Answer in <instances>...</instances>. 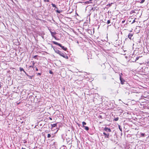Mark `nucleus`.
<instances>
[{
    "label": "nucleus",
    "mask_w": 149,
    "mask_h": 149,
    "mask_svg": "<svg viewBox=\"0 0 149 149\" xmlns=\"http://www.w3.org/2000/svg\"><path fill=\"white\" fill-rule=\"evenodd\" d=\"M145 0H140L139 1V2L140 3H143L144 2Z\"/></svg>",
    "instance_id": "ddd939ff"
},
{
    "label": "nucleus",
    "mask_w": 149,
    "mask_h": 149,
    "mask_svg": "<svg viewBox=\"0 0 149 149\" xmlns=\"http://www.w3.org/2000/svg\"><path fill=\"white\" fill-rule=\"evenodd\" d=\"M121 75H122V73L121 74ZM120 81L121 83L122 84H124V82H125V80L124 79L122 78L121 77V75L120 76Z\"/></svg>",
    "instance_id": "39448f33"
},
{
    "label": "nucleus",
    "mask_w": 149,
    "mask_h": 149,
    "mask_svg": "<svg viewBox=\"0 0 149 149\" xmlns=\"http://www.w3.org/2000/svg\"><path fill=\"white\" fill-rule=\"evenodd\" d=\"M141 135L142 136H144V135H145V134L143 133H142L141 134Z\"/></svg>",
    "instance_id": "aec40b11"
},
{
    "label": "nucleus",
    "mask_w": 149,
    "mask_h": 149,
    "mask_svg": "<svg viewBox=\"0 0 149 149\" xmlns=\"http://www.w3.org/2000/svg\"><path fill=\"white\" fill-rule=\"evenodd\" d=\"M99 118H100L101 119H102L103 118H102V116L101 115H100L99 116Z\"/></svg>",
    "instance_id": "5701e85b"
},
{
    "label": "nucleus",
    "mask_w": 149,
    "mask_h": 149,
    "mask_svg": "<svg viewBox=\"0 0 149 149\" xmlns=\"http://www.w3.org/2000/svg\"><path fill=\"white\" fill-rule=\"evenodd\" d=\"M49 118L50 120H52V118H51V117H49Z\"/></svg>",
    "instance_id": "bb28decb"
},
{
    "label": "nucleus",
    "mask_w": 149,
    "mask_h": 149,
    "mask_svg": "<svg viewBox=\"0 0 149 149\" xmlns=\"http://www.w3.org/2000/svg\"><path fill=\"white\" fill-rule=\"evenodd\" d=\"M104 130L107 132H111V130L109 128H108L107 127H105L104 129Z\"/></svg>",
    "instance_id": "423d86ee"
},
{
    "label": "nucleus",
    "mask_w": 149,
    "mask_h": 149,
    "mask_svg": "<svg viewBox=\"0 0 149 149\" xmlns=\"http://www.w3.org/2000/svg\"><path fill=\"white\" fill-rule=\"evenodd\" d=\"M22 149H26L25 148H23L22 147Z\"/></svg>",
    "instance_id": "c756f323"
},
{
    "label": "nucleus",
    "mask_w": 149,
    "mask_h": 149,
    "mask_svg": "<svg viewBox=\"0 0 149 149\" xmlns=\"http://www.w3.org/2000/svg\"><path fill=\"white\" fill-rule=\"evenodd\" d=\"M56 12H58V13H60V12H59V11H58V10H57V11H56Z\"/></svg>",
    "instance_id": "cd10ccee"
},
{
    "label": "nucleus",
    "mask_w": 149,
    "mask_h": 149,
    "mask_svg": "<svg viewBox=\"0 0 149 149\" xmlns=\"http://www.w3.org/2000/svg\"><path fill=\"white\" fill-rule=\"evenodd\" d=\"M26 142V141L24 142V143H25Z\"/></svg>",
    "instance_id": "72a5a7b5"
},
{
    "label": "nucleus",
    "mask_w": 149,
    "mask_h": 149,
    "mask_svg": "<svg viewBox=\"0 0 149 149\" xmlns=\"http://www.w3.org/2000/svg\"><path fill=\"white\" fill-rule=\"evenodd\" d=\"M57 123L54 124H51V128H52L53 127H55L57 126Z\"/></svg>",
    "instance_id": "1a4fd4ad"
},
{
    "label": "nucleus",
    "mask_w": 149,
    "mask_h": 149,
    "mask_svg": "<svg viewBox=\"0 0 149 149\" xmlns=\"http://www.w3.org/2000/svg\"><path fill=\"white\" fill-rule=\"evenodd\" d=\"M44 1L45 2H48L49 1V0H44Z\"/></svg>",
    "instance_id": "412c9836"
},
{
    "label": "nucleus",
    "mask_w": 149,
    "mask_h": 149,
    "mask_svg": "<svg viewBox=\"0 0 149 149\" xmlns=\"http://www.w3.org/2000/svg\"><path fill=\"white\" fill-rule=\"evenodd\" d=\"M61 56L63 57V58H65L66 59H68V56H66V55L64 53H62V52L61 53L60 55Z\"/></svg>",
    "instance_id": "20e7f679"
},
{
    "label": "nucleus",
    "mask_w": 149,
    "mask_h": 149,
    "mask_svg": "<svg viewBox=\"0 0 149 149\" xmlns=\"http://www.w3.org/2000/svg\"><path fill=\"white\" fill-rule=\"evenodd\" d=\"M52 6L56 8V6L54 4L52 3Z\"/></svg>",
    "instance_id": "f3484780"
},
{
    "label": "nucleus",
    "mask_w": 149,
    "mask_h": 149,
    "mask_svg": "<svg viewBox=\"0 0 149 149\" xmlns=\"http://www.w3.org/2000/svg\"><path fill=\"white\" fill-rule=\"evenodd\" d=\"M50 32L51 33L52 36L54 37L56 40V37L54 36V35L57 33L55 31L52 32L50 30Z\"/></svg>",
    "instance_id": "7ed1b4c3"
},
{
    "label": "nucleus",
    "mask_w": 149,
    "mask_h": 149,
    "mask_svg": "<svg viewBox=\"0 0 149 149\" xmlns=\"http://www.w3.org/2000/svg\"><path fill=\"white\" fill-rule=\"evenodd\" d=\"M36 70H37V68H36Z\"/></svg>",
    "instance_id": "473e14b6"
},
{
    "label": "nucleus",
    "mask_w": 149,
    "mask_h": 149,
    "mask_svg": "<svg viewBox=\"0 0 149 149\" xmlns=\"http://www.w3.org/2000/svg\"><path fill=\"white\" fill-rule=\"evenodd\" d=\"M52 42L54 44L58 45L60 46V47H61L62 49H63V50L65 51H66L67 50V48L63 46H62V45L60 44V43H58L54 41H52Z\"/></svg>",
    "instance_id": "f257e3e1"
},
{
    "label": "nucleus",
    "mask_w": 149,
    "mask_h": 149,
    "mask_svg": "<svg viewBox=\"0 0 149 149\" xmlns=\"http://www.w3.org/2000/svg\"><path fill=\"white\" fill-rule=\"evenodd\" d=\"M103 65L104 66H105V65H104V64H103Z\"/></svg>",
    "instance_id": "2f4dec72"
},
{
    "label": "nucleus",
    "mask_w": 149,
    "mask_h": 149,
    "mask_svg": "<svg viewBox=\"0 0 149 149\" xmlns=\"http://www.w3.org/2000/svg\"><path fill=\"white\" fill-rule=\"evenodd\" d=\"M49 73L50 74H52V72L51 71H49Z\"/></svg>",
    "instance_id": "a878e982"
},
{
    "label": "nucleus",
    "mask_w": 149,
    "mask_h": 149,
    "mask_svg": "<svg viewBox=\"0 0 149 149\" xmlns=\"http://www.w3.org/2000/svg\"><path fill=\"white\" fill-rule=\"evenodd\" d=\"M103 134L105 136V138H109V134L108 133V134H106V133H105L104 132Z\"/></svg>",
    "instance_id": "0eeeda50"
},
{
    "label": "nucleus",
    "mask_w": 149,
    "mask_h": 149,
    "mask_svg": "<svg viewBox=\"0 0 149 149\" xmlns=\"http://www.w3.org/2000/svg\"><path fill=\"white\" fill-rule=\"evenodd\" d=\"M140 56H138V57H137L136 58V59H135V62H136V61L137 60H138L140 58Z\"/></svg>",
    "instance_id": "dca6fc26"
},
{
    "label": "nucleus",
    "mask_w": 149,
    "mask_h": 149,
    "mask_svg": "<svg viewBox=\"0 0 149 149\" xmlns=\"http://www.w3.org/2000/svg\"><path fill=\"white\" fill-rule=\"evenodd\" d=\"M119 130H120V131H121V132H122V129L120 127V125H119Z\"/></svg>",
    "instance_id": "6ab92c4d"
},
{
    "label": "nucleus",
    "mask_w": 149,
    "mask_h": 149,
    "mask_svg": "<svg viewBox=\"0 0 149 149\" xmlns=\"http://www.w3.org/2000/svg\"><path fill=\"white\" fill-rule=\"evenodd\" d=\"M56 52L58 54H59V55H60V54H61V53L62 52H61L60 51L58 50L57 51H56Z\"/></svg>",
    "instance_id": "f8f14e48"
},
{
    "label": "nucleus",
    "mask_w": 149,
    "mask_h": 149,
    "mask_svg": "<svg viewBox=\"0 0 149 149\" xmlns=\"http://www.w3.org/2000/svg\"><path fill=\"white\" fill-rule=\"evenodd\" d=\"M51 136V135H50V134H47V137L48 138H50V137Z\"/></svg>",
    "instance_id": "a211bd4d"
},
{
    "label": "nucleus",
    "mask_w": 149,
    "mask_h": 149,
    "mask_svg": "<svg viewBox=\"0 0 149 149\" xmlns=\"http://www.w3.org/2000/svg\"><path fill=\"white\" fill-rule=\"evenodd\" d=\"M86 125V123L85 122H82V126L83 127L85 126V125Z\"/></svg>",
    "instance_id": "4468645a"
},
{
    "label": "nucleus",
    "mask_w": 149,
    "mask_h": 149,
    "mask_svg": "<svg viewBox=\"0 0 149 149\" xmlns=\"http://www.w3.org/2000/svg\"><path fill=\"white\" fill-rule=\"evenodd\" d=\"M85 3H90V1H88L86 2H85Z\"/></svg>",
    "instance_id": "393cba45"
},
{
    "label": "nucleus",
    "mask_w": 149,
    "mask_h": 149,
    "mask_svg": "<svg viewBox=\"0 0 149 149\" xmlns=\"http://www.w3.org/2000/svg\"><path fill=\"white\" fill-rule=\"evenodd\" d=\"M36 56H36V55L35 56H34L33 57V58H35V57H36Z\"/></svg>",
    "instance_id": "c85d7f7f"
},
{
    "label": "nucleus",
    "mask_w": 149,
    "mask_h": 149,
    "mask_svg": "<svg viewBox=\"0 0 149 149\" xmlns=\"http://www.w3.org/2000/svg\"><path fill=\"white\" fill-rule=\"evenodd\" d=\"M38 74H39V75H40V73H38Z\"/></svg>",
    "instance_id": "7c9ffc66"
},
{
    "label": "nucleus",
    "mask_w": 149,
    "mask_h": 149,
    "mask_svg": "<svg viewBox=\"0 0 149 149\" xmlns=\"http://www.w3.org/2000/svg\"><path fill=\"white\" fill-rule=\"evenodd\" d=\"M83 127L85 128V129L86 131H88L89 130V127L87 126H85Z\"/></svg>",
    "instance_id": "9b49d317"
},
{
    "label": "nucleus",
    "mask_w": 149,
    "mask_h": 149,
    "mask_svg": "<svg viewBox=\"0 0 149 149\" xmlns=\"http://www.w3.org/2000/svg\"><path fill=\"white\" fill-rule=\"evenodd\" d=\"M118 119H119V118L117 117L114 119V120L115 121H117L118 120Z\"/></svg>",
    "instance_id": "2eb2a0df"
},
{
    "label": "nucleus",
    "mask_w": 149,
    "mask_h": 149,
    "mask_svg": "<svg viewBox=\"0 0 149 149\" xmlns=\"http://www.w3.org/2000/svg\"><path fill=\"white\" fill-rule=\"evenodd\" d=\"M107 23L108 24H109L110 23V21L109 20H108L107 22Z\"/></svg>",
    "instance_id": "b1692460"
},
{
    "label": "nucleus",
    "mask_w": 149,
    "mask_h": 149,
    "mask_svg": "<svg viewBox=\"0 0 149 149\" xmlns=\"http://www.w3.org/2000/svg\"><path fill=\"white\" fill-rule=\"evenodd\" d=\"M19 70L21 72H22V71H23L26 74H27L26 73V72L24 71V70L21 67H20L19 68Z\"/></svg>",
    "instance_id": "9d476101"
},
{
    "label": "nucleus",
    "mask_w": 149,
    "mask_h": 149,
    "mask_svg": "<svg viewBox=\"0 0 149 149\" xmlns=\"http://www.w3.org/2000/svg\"><path fill=\"white\" fill-rule=\"evenodd\" d=\"M133 36V34L131 33H130L129 34V35L128 36V37L131 40V37Z\"/></svg>",
    "instance_id": "6e6552de"
},
{
    "label": "nucleus",
    "mask_w": 149,
    "mask_h": 149,
    "mask_svg": "<svg viewBox=\"0 0 149 149\" xmlns=\"http://www.w3.org/2000/svg\"><path fill=\"white\" fill-rule=\"evenodd\" d=\"M94 29H93L92 31V29H87V31L91 35H92L93 34V33H94Z\"/></svg>",
    "instance_id": "f03ea898"
},
{
    "label": "nucleus",
    "mask_w": 149,
    "mask_h": 149,
    "mask_svg": "<svg viewBox=\"0 0 149 149\" xmlns=\"http://www.w3.org/2000/svg\"><path fill=\"white\" fill-rule=\"evenodd\" d=\"M136 19V18H135L134 20L133 21V22H132V23H134L136 21H135V20Z\"/></svg>",
    "instance_id": "4be33fe9"
}]
</instances>
